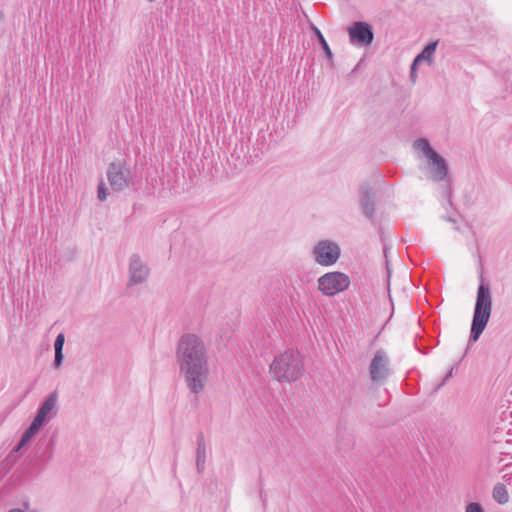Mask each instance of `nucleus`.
Returning <instances> with one entry per match:
<instances>
[{
  "label": "nucleus",
  "mask_w": 512,
  "mask_h": 512,
  "mask_svg": "<svg viewBox=\"0 0 512 512\" xmlns=\"http://www.w3.org/2000/svg\"><path fill=\"white\" fill-rule=\"evenodd\" d=\"M350 285L349 277L342 272H328L318 279V288L325 296H334Z\"/></svg>",
  "instance_id": "obj_4"
},
{
  "label": "nucleus",
  "mask_w": 512,
  "mask_h": 512,
  "mask_svg": "<svg viewBox=\"0 0 512 512\" xmlns=\"http://www.w3.org/2000/svg\"><path fill=\"white\" fill-rule=\"evenodd\" d=\"M453 371H454V367H452L449 372L445 375V377L443 378V380L437 385V387L435 388V390H439L445 383L446 381L452 377L453 375Z\"/></svg>",
  "instance_id": "obj_22"
},
{
  "label": "nucleus",
  "mask_w": 512,
  "mask_h": 512,
  "mask_svg": "<svg viewBox=\"0 0 512 512\" xmlns=\"http://www.w3.org/2000/svg\"><path fill=\"white\" fill-rule=\"evenodd\" d=\"M349 39L352 44L369 46L374 40L372 26L363 21H356L348 28Z\"/></svg>",
  "instance_id": "obj_8"
},
{
  "label": "nucleus",
  "mask_w": 512,
  "mask_h": 512,
  "mask_svg": "<svg viewBox=\"0 0 512 512\" xmlns=\"http://www.w3.org/2000/svg\"><path fill=\"white\" fill-rule=\"evenodd\" d=\"M65 342V336L63 333H59L54 342V350H55V358L53 362V366L55 369L61 367L64 359L63 355V346Z\"/></svg>",
  "instance_id": "obj_15"
},
{
  "label": "nucleus",
  "mask_w": 512,
  "mask_h": 512,
  "mask_svg": "<svg viewBox=\"0 0 512 512\" xmlns=\"http://www.w3.org/2000/svg\"><path fill=\"white\" fill-rule=\"evenodd\" d=\"M107 178L114 191H122L129 187L132 175L129 167L124 161L112 162L107 170Z\"/></svg>",
  "instance_id": "obj_5"
},
{
  "label": "nucleus",
  "mask_w": 512,
  "mask_h": 512,
  "mask_svg": "<svg viewBox=\"0 0 512 512\" xmlns=\"http://www.w3.org/2000/svg\"><path fill=\"white\" fill-rule=\"evenodd\" d=\"M314 32H315V35L317 36V39L319 40V43H320L321 47L324 50V53H325L326 57L329 60H332L333 59V53H332V51H331L327 41L325 40L323 34L317 28H314Z\"/></svg>",
  "instance_id": "obj_19"
},
{
  "label": "nucleus",
  "mask_w": 512,
  "mask_h": 512,
  "mask_svg": "<svg viewBox=\"0 0 512 512\" xmlns=\"http://www.w3.org/2000/svg\"><path fill=\"white\" fill-rule=\"evenodd\" d=\"M304 373L303 358L298 351L287 350L276 356L270 365V374L279 382H295Z\"/></svg>",
  "instance_id": "obj_2"
},
{
  "label": "nucleus",
  "mask_w": 512,
  "mask_h": 512,
  "mask_svg": "<svg viewBox=\"0 0 512 512\" xmlns=\"http://www.w3.org/2000/svg\"><path fill=\"white\" fill-rule=\"evenodd\" d=\"M176 359L189 390L194 394L201 393L209 375L207 349L202 339L192 333L182 335L177 344Z\"/></svg>",
  "instance_id": "obj_1"
},
{
  "label": "nucleus",
  "mask_w": 512,
  "mask_h": 512,
  "mask_svg": "<svg viewBox=\"0 0 512 512\" xmlns=\"http://www.w3.org/2000/svg\"><path fill=\"white\" fill-rule=\"evenodd\" d=\"M427 169L429 172L428 178L431 181H450V179H448V163L439 153L436 152L433 156L428 158Z\"/></svg>",
  "instance_id": "obj_10"
},
{
  "label": "nucleus",
  "mask_w": 512,
  "mask_h": 512,
  "mask_svg": "<svg viewBox=\"0 0 512 512\" xmlns=\"http://www.w3.org/2000/svg\"><path fill=\"white\" fill-rule=\"evenodd\" d=\"M25 445H20V442L14 447V449L11 451L9 457H12L14 453H17L24 447Z\"/></svg>",
  "instance_id": "obj_24"
},
{
  "label": "nucleus",
  "mask_w": 512,
  "mask_h": 512,
  "mask_svg": "<svg viewBox=\"0 0 512 512\" xmlns=\"http://www.w3.org/2000/svg\"><path fill=\"white\" fill-rule=\"evenodd\" d=\"M492 312V295L490 286L488 283L481 282L477 289L476 303L474 307L473 319L471 324V331L469 337V344L466 351L469 349V345L472 342H476L490 319Z\"/></svg>",
  "instance_id": "obj_3"
},
{
  "label": "nucleus",
  "mask_w": 512,
  "mask_h": 512,
  "mask_svg": "<svg viewBox=\"0 0 512 512\" xmlns=\"http://www.w3.org/2000/svg\"><path fill=\"white\" fill-rule=\"evenodd\" d=\"M376 190L369 184H364L360 188V204L363 214L371 221L375 213Z\"/></svg>",
  "instance_id": "obj_11"
},
{
  "label": "nucleus",
  "mask_w": 512,
  "mask_h": 512,
  "mask_svg": "<svg viewBox=\"0 0 512 512\" xmlns=\"http://www.w3.org/2000/svg\"><path fill=\"white\" fill-rule=\"evenodd\" d=\"M58 393L57 391L52 392L42 403L40 408L38 409V412L36 416L33 419V422H35L40 427L44 424L46 421V418L48 414L54 409L57 403Z\"/></svg>",
  "instance_id": "obj_12"
},
{
  "label": "nucleus",
  "mask_w": 512,
  "mask_h": 512,
  "mask_svg": "<svg viewBox=\"0 0 512 512\" xmlns=\"http://www.w3.org/2000/svg\"><path fill=\"white\" fill-rule=\"evenodd\" d=\"M340 253V247L329 240L320 241L313 250L316 262L323 266H330L336 263Z\"/></svg>",
  "instance_id": "obj_7"
},
{
  "label": "nucleus",
  "mask_w": 512,
  "mask_h": 512,
  "mask_svg": "<svg viewBox=\"0 0 512 512\" xmlns=\"http://www.w3.org/2000/svg\"><path fill=\"white\" fill-rule=\"evenodd\" d=\"M413 146L416 149L421 150L427 158H430L436 153V151L430 146L428 140L425 138H419L415 140Z\"/></svg>",
  "instance_id": "obj_17"
},
{
  "label": "nucleus",
  "mask_w": 512,
  "mask_h": 512,
  "mask_svg": "<svg viewBox=\"0 0 512 512\" xmlns=\"http://www.w3.org/2000/svg\"><path fill=\"white\" fill-rule=\"evenodd\" d=\"M447 220L450 221V222L455 223V220L453 218H451V217H449Z\"/></svg>",
  "instance_id": "obj_26"
},
{
  "label": "nucleus",
  "mask_w": 512,
  "mask_h": 512,
  "mask_svg": "<svg viewBox=\"0 0 512 512\" xmlns=\"http://www.w3.org/2000/svg\"><path fill=\"white\" fill-rule=\"evenodd\" d=\"M97 196H98V199L100 201H104L107 198V193H106V189L104 187V183L103 182H100V184L98 186V194H97Z\"/></svg>",
  "instance_id": "obj_21"
},
{
  "label": "nucleus",
  "mask_w": 512,
  "mask_h": 512,
  "mask_svg": "<svg viewBox=\"0 0 512 512\" xmlns=\"http://www.w3.org/2000/svg\"><path fill=\"white\" fill-rule=\"evenodd\" d=\"M437 45L438 41H433L427 44L424 49L414 58V66H417L422 61H427V63L431 65Z\"/></svg>",
  "instance_id": "obj_14"
},
{
  "label": "nucleus",
  "mask_w": 512,
  "mask_h": 512,
  "mask_svg": "<svg viewBox=\"0 0 512 512\" xmlns=\"http://www.w3.org/2000/svg\"><path fill=\"white\" fill-rule=\"evenodd\" d=\"M389 357L387 353L379 349L375 352L369 365V375L373 383H383L389 376Z\"/></svg>",
  "instance_id": "obj_6"
},
{
  "label": "nucleus",
  "mask_w": 512,
  "mask_h": 512,
  "mask_svg": "<svg viewBox=\"0 0 512 512\" xmlns=\"http://www.w3.org/2000/svg\"><path fill=\"white\" fill-rule=\"evenodd\" d=\"M466 512H484V510L479 503L471 502L466 506Z\"/></svg>",
  "instance_id": "obj_20"
},
{
  "label": "nucleus",
  "mask_w": 512,
  "mask_h": 512,
  "mask_svg": "<svg viewBox=\"0 0 512 512\" xmlns=\"http://www.w3.org/2000/svg\"><path fill=\"white\" fill-rule=\"evenodd\" d=\"M150 274V269L147 264L142 261L138 254H133L130 257L129 262V281L127 286L131 287L134 285L141 284L145 282Z\"/></svg>",
  "instance_id": "obj_9"
},
{
  "label": "nucleus",
  "mask_w": 512,
  "mask_h": 512,
  "mask_svg": "<svg viewBox=\"0 0 512 512\" xmlns=\"http://www.w3.org/2000/svg\"><path fill=\"white\" fill-rule=\"evenodd\" d=\"M493 498L499 504H505L509 500L508 491L504 484L498 483L493 488Z\"/></svg>",
  "instance_id": "obj_16"
},
{
  "label": "nucleus",
  "mask_w": 512,
  "mask_h": 512,
  "mask_svg": "<svg viewBox=\"0 0 512 512\" xmlns=\"http://www.w3.org/2000/svg\"><path fill=\"white\" fill-rule=\"evenodd\" d=\"M40 428L41 427L39 425L32 421L29 427L22 434L20 445H26Z\"/></svg>",
  "instance_id": "obj_18"
},
{
  "label": "nucleus",
  "mask_w": 512,
  "mask_h": 512,
  "mask_svg": "<svg viewBox=\"0 0 512 512\" xmlns=\"http://www.w3.org/2000/svg\"><path fill=\"white\" fill-rule=\"evenodd\" d=\"M206 462V444L204 435L200 432L197 436V449H196V467L199 473L204 470Z\"/></svg>",
  "instance_id": "obj_13"
},
{
  "label": "nucleus",
  "mask_w": 512,
  "mask_h": 512,
  "mask_svg": "<svg viewBox=\"0 0 512 512\" xmlns=\"http://www.w3.org/2000/svg\"><path fill=\"white\" fill-rule=\"evenodd\" d=\"M410 77L413 81H415L416 77V66H414V61L412 62L411 68H410Z\"/></svg>",
  "instance_id": "obj_23"
},
{
  "label": "nucleus",
  "mask_w": 512,
  "mask_h": 512,
  "mask_svg": "<svg viewBox=\"0 0 512 512\" xmlns=\"http://www.w3.org/2000/svg\"><path fill=\"white\" fill-rule=\"evenodd\" d=\"M8 512H25V511H23L20 508H13V509H10Z\"/></svg>",
  "instance_id": "obj_25"
}]
</instances>
